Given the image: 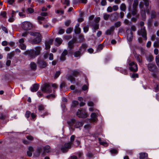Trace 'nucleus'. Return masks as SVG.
<instances>
[{"mask_svg":"<svg viewBox=\"0 0 159 159\" xmlns=\"http://www.w3.org/2000/svg\"><path fill=\"white\" fill-rule=\"evenodd\" d=\"M148 156V154L146 153H140V159H144L147 157Z\"/></svg>","mask_w":159,"mask_h":159,"instance_id":"nucleus-24","label":"nucleus"},{"mask_svg":"<svg viewBox=\"0 0 159 159\" xmlns=\"http://www.w3.org/2000/svg\"><path fill=\"white\" fill-rule=\"evenodd\" d=\"M42 151V149L41 148H38L37 151L34 153V156L36 157H39L40 154L41 152Z\"/></svg>","mask_w":159,"mask_h":159,"instance_id":"nucleus-22","label":"nucleus"},{"mask_svg":"<svg viewBox=\"0 0 159 159\" xmlns=\"http://www.w3.org/2000/svg\"><path fill=\"white\" fill-rule=\"evenodd\" d=\"M5 118V116L3 114H1L0 116V120H4Z\"/></svg>","mask_w":159,"mask_h":159,"instance_id":"nucleus-62","label":"nucleus"},{"mask_svg":"<svg viewBox=\"0 0 159 159\" xmlns=\"http://www.w3.org/2000/svg\"><path fill=\"white\" fill-rule=\"evenodd\" d=\"M19 46L22 50H25L26 49V45L24 43H20L19 44Z\"/></svg>","mask_w":159,"mask_h":159,"instance_id":"nucleus-36","label":"nucleus"},{"mask_svg":"<svg viewBox=\"0 0 159 159\" xmlns=\"http://www.w3.org/2000/svg\"><path fill=\"white\" fill-rule=\"evenodd\" d=\"M75 40H73L69 41L68 43V47L69 48H71L73 47V44L75 42Z\"/></svg>","mask_w":159,"mask_h":159,"instance_id":"nucleus-25","label":"nucleus"},{"mask_svg":"<svg viewBox=\"0 0 159 159\" xmlns=\"http://www.w3.org/2000/svg\"><path fill=\"white\" fill-rule=\"evenodd\" d=\"M75 122V120L74 119H72L71 120L68 122L69 125L71 126V125H73Z\"/></svg>","mask_w":159,"mask_h":159,"instance_id":"nucleus-45","label":"nucleus"},{"mask_svg":"<svg viewBox=\"0 0 159 159\" xmlns=\"http://www.w3.org/2000/svg\"><path fill=\"white\" fill-rule=\"evenodd\" d=\"M1 15L3 18H7L6 12V11H3L1 13Z\"/></svg>","mask_w":159,"mask_h":159,"instance_id":"nucleus-58","label":"nucleus"},{"mask_svg":"<svg viewBox=\"0 0 159 159\" xmlns=\"http://www.w3.org/2000/svg\"><path fill=\"white\" fill-rule=\"evenodd\" d=\"M127 62L129 65L130 70L132 71L135 72L138 70V67L137 64L133 61H131L129 59L128 60Z\"/></svg>","mask_w":159,"mask_h":159,"instance_id":"nucleus-6","label":"nucleus"},{"mask_svg":"<svg viewBox=\"0 0 159 159\" xmlns=\"http://www.w3.org/2000/svg\"><path fill=\"white\" fill-rule=\"evenodd\" d=\"M147 60L149 62H151L152 61L153 59V57L152 55H149L146 57Z\"/></svg>","mask_w":159,"mask_h":159,"instance_id":"nucleus-32","label":"nucleus"},{"mask_svg":"<svg viewBox=\"0 0 159 159\" xmlns=\"http://www.w3.org/2000/svg\"><path fill=\"white\" fill-rule=\"evenodd\" d=\"M42 91L44 93L49 92L50 90V84L45 83L41 87Z\"/></svg>","mask_w":159,"mask_h":159,"instance_id":"nucleus-13","label":"nucleus"},{"mask_svg":"<svg viewBox=\"0 0 159 159\" xmlns=\"http://www.w3.org/2000/svg\"><path fill=\"white\" fill-rule=\"evenodd\" d=\"M91 126L89 124H86L84 125V127L85 129L88 130L90 128Z\"/></svg>","mask_w":159,"mask_h":159,"instance_id":"nucleus-56","label":"nucleus"},{"mask_svg":"<svg viewBox=\"0 0 159 159\" xmlns=\"http://www.w3.org/2000/svg\"><path fill=\"white\" fill-rule=\"evenodd\" d=\"M50 147L49 146H47L44 148V151L45 152H48L49 151Z\"/></svg>","mask_w":159,"mask_h":159,"instance_id":"nucleus-39","label":"nucleus"},{"mask_svg":"<svg viewBox=\"0 0 159 159\" xmlns=\"http://www.w3.org/2000/svg\"><path fill=\"white\" fill-rule=\"evenodd\" d=\"M131 77L133 78H138V75L136 73H133L131 75Z\"/></svg>","mask_w":159,"mask_h":159,"instance_id":"nucleus-53","label":"nucleus"},{"mask_svg":"<svg viewBox=\"0 0 159 159\" xmlns=\"http://www.w3.org/2000/svg\"><path fill=\"white\" fill-rule=\"evenodd\" d=\"M78 104V102L77 101H73L72 102L71 107H75Z\"/></svg>","mask_w":159,"mask_h":159,"instance_id":"nucleus-42","label":"nucleus"},{"mask_svg":"<svg viewBox=\"0 0 159 159\" xmlns=\"http://www.w3.org/2000/svg\"><path fill=\"white\" fill-rule=\"evenodd\" d=\"M14 52H11L8 54L7 57L11 59L14 56Z\"/></svg>","mask_w":159,"mask_h":159,"instance_id":"nucleus-47","label":"nucleus"},{"mask_svg":"<svg viewBox=\"0 0 159 159\" xmlns=\"http://www.w3.org/2000/svg\"><path fill=\"white\" fill-rule=\"evenodd\" d=\"M39 87V85L38 84H35L33 85L32 87L30 88L31 91L32 92L37 91Z\"/></svg>","mask_w":159,"mask_h":159,"instance_id":"nucleus-16","label":"nucleus"},{"mask_svg":"<svg viewBox=\"0 0 159 159\" xmlns=\"http://www.w3.org/2000/svg\"><path fill=\"white\" fill-rule=\"evenodd\" d=\"M27 11L28 13L31 14L34 12V10L31 7H29L27 9Z\"/></svg>","mask_w":159,"mask_h":159,"instance_id":"nucleus-43","label":"nucleus"},{"mask_svg":"<svg viewBox=\"0 0 159 159\" xmlns=\"http://www.w3.org/2000/svg\"><path fill=\"white\" fill-rule=\"evenodd\" d=\"M61 74V71H57L52 77V79L54 80L57 79L60 75Z\"/></svg>","mask_w":159,"mask_h":159,"instance_id":"nucleus-21","label":"nucleus"},{"mask_svg":"<svg viewBox=\"0 0 159 159\" xmlns=\"http://www.w3.org/2000/svg\"><path fill=\"white\" fill-rule=\"evenodd\" d=\"M89 110L90 111L93 112L91 115V121L92 122H96L98 120L97 115H98V111L93 107L89 108Z\"/></svg>","mask_w":159,"mask_h":159,"instance_id":"nucleus-4","label":"nucleus"},{"mask_svg":"<svg viewBox=\"0 0 159 159\" xmlns=\"http://www.w3.org/2000/svg\"><path fill=\"white\" fill-rule=\"evenodd\" d=\"M28 151L27 152V154L28 156L30 157L32 156V152L34 151L33 148L31 147H29L28 148Z\"/></svg>","mask_w":159,"mask_h":159,"instance_id":"nucleus-19","label":"nucleus"},{"mask_svg":"<svg viewBox=\"0 0 159 159\" xmlns=\"http://www.w3.org/2000/svg\"><path fill=\"white\" fill-rule=\"evenodd\" d=\"M2 30L4 31L6 33H8V32L7 30L6 27H4V26H2Z\"/></svg>","mask_w":159,"mask_h":159,"instance_id":"nucleus-64","label":"nucleus"},{"mask_svg":"<svg viewBox=\"0 0 159 159\" xmlns=\"http://www.w3.org/2000/svg\"><path fill=\"white\" fill-rule=\"evenodd\" d=\"M120 8L121 10L124 11H125L126 8L125 4L124 3H122L120 5Z\"/></svg>","mask_w":159,"mask_h":159,"instance_id":"nucleus-37","label":"nucleus"},{"mask_svg":"<svg viewBox=\"0 0 159 159\" xmlns=\"http://www.w3.org/2000/svg\"><path fill=\"white\" fill-rule=\"evenodd\" d=\"M124 23L125 25H130L131 23V22H129V20L126 19L124 20Z\"/></svg>","mask_w":159,"mask_h":159,"instance_id":"nucleus-52","label":"nucleus"},{"mask_svg":"<svg viewBox=\"0 0 159 159\" xmlns=\"http://www.w3.org/2000/svg\"><path fill=\"white\" fill-rule=\"evenodd\" d=\"M94 104L92 101H89L88 102V105L89 106L92 107L93 106Z\"/></svg>","mask_w":159,"mask_h":159,"instance_id":"nucleus-63","label":"nucleus"},{"mask_svg":"<svg viewBox=\"0 0 159 159\" xmlns=\"http://www.w3.org/2000/svg\"><path fill=\"white\" fill-rule=\"evenodd\" d=\"M135 57L136 60L139 63V64L141 65L142 62V60L140 57L139 55H136L135 56Z\"/></svg>","mask_w":159,"mask_h":159,"instance_id":"nucleus-31","label":"nucleus"},{"mask_svg":"<svg viewBox=\"0 0 159 159\" xmlns=\"http://www.w3.org/2000/svg\"><path fill=\"white\" fill-rule=\"evenodd\" d=\"M30 115L31 112L30 111H26L25 114V116L27 118H28L30 117Z\"/></svg>","mask_w":159,"mask_h":159,"instance_id":"nucleus-46","label":"nucleus"},{"mask_svg":"<svg viewBox=\"0 0 159 159\" xmlns=\"http://www.w3.org/2000/svg\"><path fill=\"white\" fill-rule=\"evenodd\" d=\"M42 49L40 46H36L34 49L27 50L23 53L25 55H28L30 57L32 58H35L37 56L39 55Z\"/></svg>","mask_w":159,"mask_h":159,"instance_id":"nucleus-1","label":"nucleus"},{"mask_svg":"<svg viewBox=\"0 0 159 159\" xmlns=\"http://www.w3.org/2000/svg\"><path fill=\"white\" fill-rule=\"evenodd\" d=\"M127 40L129 42H130L132 39L133 34L132 32L129 30L126 31Z\"/></svg>","mask_w":159,"mask_h":159,"instance_id":"nucleus-15","label":"nucleus"},{"mask_svg":"<svg viewBox=\"0 0 159 159\" xmlns=\"http://www.w3.org/2000/svg\"><path fill=\"white\" fill-rule=\"evenodd\" d=\"M37 64L38 66L41 68H44L47 65L46 63L40 57L38 59Z\"/></svg>","mask_w":159,"mask_h":159,"instance_id":"nucleus-11","label":"nucleus"},{"mask_svg":"<svg viewBox=\"0 0 159 159\" xmlns=\"http://www.w3.org/2000/svg\"><path fill=\"white\" fill-rule=\"evenodd\" d=\"M114 30V26H112L110 27L109 29L107 30L106 32V34L107 35H109L111 34Z\"/></svg>","mask_w":159,"mask_h":159,"instance_id":"nucleus-23","label":"nucleus"},{"mask_svg":"<svg viewBox=\"0 0 159 159\" xmlns=\"http://www.w3.org/2000/svg\"><path fill=\"white\" fill-rule=\"evenodd\" d=\"M110 17V15L108 14H103V18L104 20H107Z\"/></svg>","mask_w":159,"mask_h":159,"instance_id":"nucleus-44","label":"nucleus"},{"mask_svg":"<svg viewBox=\"0 0 159 159\" xmlns=\"http://www.w3.org/2000/svg\"><path fill=\"white\" fill-rule=\"evenodd\" d=\"M67 51L66 50H65L62 53L61 55L60 56V60L62 61H65L66 60L65 56L67 55Z\"/></svg>","mask_w":159,"mask_h":159,"instance_id":"nucleus-17","label":"nucleus"},{"mask_svg":"<svg viewBox=\"0 0 159 159\" xmlns=\"http://www.w3.org/2000/svg\"><path fill=\"white\" fill-rule=\"evenodd\" d=\"M62 39L59 38H56L55 39V41L56 43V45L57 46L60 44L62 42Z\"/></svg>","mask_w":159,"mask_h":159,"instance_id":"nucleus-28","label":"nucleus"},{"mask_svg":"<svg viewBox=\"0 0 159 159\" xmlns=\"http://www.w3.org/2000/svg\"><path fill=\"white\" fill-rule=\"evenodd\" d=\"M72 143L69 142L65 143L61 147V149L63 152H67L68 150L71 148Z\"/></svg>","mask_w":159,"mask_h":159,"instance_id":"nucleus-7","label":"nucleus"},{"mask_svg":"<svg viewBox=\"0 0 159 159\" xmlns=\"http://www.w3.org/2000/svg\"><path fill=\"white\" fill-rule=\"evenodd\" d=\"M31 35L34 36L35 37L34 39H30L29 42L32 44H35L39 43L41 41V35L39 33L31 32L30 33Z\"/></svg>","mask_w":159,"mask_h":159,"instance_id":"nucleus-3","label":"nucleus"},{"mask_svg":"<svg viewBox=\"0 0 159 159\" xmlns=\"http://www.w3.org/2000/svg\"><path fill=\"white\" fill-rule=\"evenodd\" d=\"M26 138L27 139L30 140H33L34 139L33 137L31 135L27 136Z\"/></svg>","mask_w":159,"mask_h":159,"instance_id":"nucleus-60","label":"nucleus"},{"mask_svg":"<svg viewBox=\"0 0 159 159\" xmlns=\"http://www.w3.org/2000/svg\"><path fill=\"white\" fill-rule=\"evenodd\" d=\"M110 151L111 153L112 154H116L117 152V150L115 149H111Z\"/></svg>","mask_w":159,"mask_h":159,"instance_id":"nucleus-55","label":"nucleus"},{"mask_svg":"<svg viewBox=\"0 0 159 159\" xmlns=\"http://www.w3.org/2000/svg\"><path fill=\"white\" fill-rule=\"evenodd\" d=\"M84 123L82 122H77L76 123L75 125V127L76 128H79L82 126L83 125Z\"/></svg>","mask_w":159,"mask_h":159,"instance_id":"nucleus-26","label":"nucleus"},{"mask_svg":"<svg viewBox=\"0 0 159 159\" xmlns=\"http://www.w3.org/2000/svg\"><path fill=\"white\" fill-rule=\"evenodd\" d=\"M72 28H68L67 30H66V33L67 34H70L71 33V32L72 30Z\"/></svg>","mask_w":159,"mask_h":159,"instance_id":"nucleus-59","label":"nucleus"},{"mask_svg":"<svg viewBox=\"0 0 159 159\" xmlns=\"http://www.w3.org/2000/svg\"><path fill=\"white\" fill-rule=\"evenodd\" d=\"M84 31L85 33L87 32L89 30V26L88 25L84 26L83 28Z\"/></svg>","mask_w":159,"mask_h":159,"instance_id":"nucleus-54","label":"nucleus"},{"mask_svg":"<svg viewBox=\"0 0 159 159\" xmlns=\"http://www.w3.org/2000/svg\"><path fill=\"white\" fill-rule=\"evenodd\" d=\"M81 56L80 52L78 51L75 52L74 53V56L75 57H80Z\"/></svg>","mask_w":159,"mask_h":159,"instance_id":"nucleus-34","label":"nucleus"},{"mask_svg":"<svg viewBox=\"0 0 159 159\" xmlns=\"http://www.w3.org/2000/svg\"><path fill=\"white\" fill-rule=\"evenodd\" d=\"M153 46L155 47H159V43L158 42L156 41L153 43Z\"/></svg>","mask_w":159,"mask_h":159,"instance_id":"nucleus-57","label":"nucleus"},{"mask_svg":"<svg viewBox=\"0 0 159 159\" xmlns=\"http://www.w3.org/2000/svg\"><path fill=\"white\" fill-rule=\"evenodd\" d=\"M67 79L68 80L70 81L71 83L74 84L75 82V80L73 75H68L67 76Z\"/></svg>","mask_w":159,"mask_h":159,"instance_id":"nucleus-20","label":"nucleus"},{"mask_svg":"<svg viewBox=\"0 0 159 159\" xmlns=\"http://www.w3.org/2000/svg\"><path fill=\"white\" fill-rule=\"evenodd\" d=\"M138 34L140 35H141L145 40H147V33L144 27H141V30L138 31Z\"/></svg>","mask_w":159,"mask_h":159,"instance_id":"nucleus-10","label":"nucleus"},{"mask_svg":"<svg viewBox=\"0 0 159 159\" xmlns=\"http://www.w3.org/2000/svg\"><path fill=\"white\" fill-rule=\"evenodd\" d=\"M87 45L86 44L84 43H83L80 47V50L81 52L85 51L87 48Z\"/></svg>","mask_w":159,"mask_h":159,"instance_id":"nucleus-30","label":"nucleus"},{"mask_svg":"<svg viewBox=\"0 0 159 159\" xmlns=\"http://www.w3.org/2000/svg\"><path fill=\"white\" fill-rule=\"evenodd\" d=\"M80 25V23H78L76 24L75 26L74 30L75 33L76 34H78L80 32L81 29L79 27Z\"/></svg>","mask_w":159,"mask_h":159,"instance_id":"nucleus-18","label":"nucleus"},{"mask_svg":"<svg viewBox=\"0 0 159 159\" xmlns=\"http://www.w3.org/2000/svg\"><path fill=\"white\" fill-rule=\"evenodd\" d=\"M139 2L138 0H134L133 4V10L132 11V14L134 16L137 14V8L138 6Z\"/></svg>","mask_w":159,"mask_h":159,"instance_id":"nucleus-12","label":"nucleus"},{"mask_svg":"<svg viewBox=\"0 0 159 159\" xmlns=\"http://www.w3.org/2000/svg\"><path fill=\"white\" fill-rule=\"evenodd\" d=\"M72 73L74 76H76L79 74V71L77 70H74L72 71Z\"/></svg>","mask_w":159,"mask_h":159,"instance_id":"nucleus-38","label":"nucleus"},{"mask_svg":"<svg viewBox=\"0 0 159 159\" xmlns=\"http://www.w3.org/2000/svg\"><path fill=\"white\" fill-rule=\"evenodd\" d=\"M44 108V107L42 105H40L38 106V109L40 111L43 110Z\"/></svg>","mask_w":159,"mask_h":159,"instance_id":"nucleus-50","label":"nucleus"},{"mask_svg":"<svg viewBox=\"0 0 159 159\" xmlns=\"http://www.w3.org/2000/svg\"><path fill=\"white\" fill-rule=\"evenodd\" d=\"M154 89L155 91L156 92H157L159 90V88L158 87V84H155V85L154 86Z\"/></svg>","mask_w":159,"mask_h":159,"instance_id":"nucleus-41","label":"nucleus"},{"mask_svg":"<svg viewBox=\"0 0 159 159\" xmlns=\"http://www.w3.org/2000/svg\"><path fill=\"white\" fill-rule=\"evenodd\" d=\"M50 48V39H48L45 42V49L47 50Z\"/></svg>","mask_w":159,"mask_h":159,"instance_id":"nucleus-27","label":"nucleus"},{"mask_svg":"<svg viewBox=\"0 0 159 159\" xmlns=\"http://www.w3.org/2000/svg\"><path fill=\"white\" fill-rule=\"evenodd\" d=\"M103 46L102 44L99 45L98 48V50L99 51H100L103 48Z\"/></svg>","mask_w":159,"mask_h":159,"instance_id":"nucleus-61","label":"nucleus"},{"mask_svg":"<svg viewBox=\"0 0 159 159\" xmlns=\"http://www.w3.org/2000/svg\"><path fill=\"white\" fill-rule=\"evenodd\" d=\"M32 24L29 22L26 21L21 23V27L25 30H29L32 28Z\"/></svg>","mask_w":159,"mask_h":159,"instance_id":"nucleus-5","label":"nucleus"},{"mask_svg":"<svg viewBox=\"0 0 159 159\" xmlns=\"http://www.w3.org/2000/svg\"><path fill=\"white\" fill-rule=\"evenodd\" d=\"M98 141H99V143L101 144L104 146H107V143L106 142H102L101 140V138H99L98 139Z\"/></svg>","mask_w":159,"mask_h":159,"instance_id":"nucleus-35","label":"nucleus"},{"mask_svg":"<svg viewBox=\"0 0 159 159\" xmlns=\"http://www.w3.org/2000/svg\"><path fill=\"white\" fill-rule=\"evenodd\" d=\"M156 16V13L154 11H152L151 12V17L152 18H155Z\"/></svg>","mask_w":159,"mask_h":159,"instance_id":"nucleus-48","label":"nucleus"},{"mask_svg":"<svg viewBox=\"0 0 159 159\" xmlns=\"http://www.w3.org/2000/svg\"><path fill=\"white\" fill-rule=\"evenodd\" d=\"M156 61L157 66L159 65V55H158L156 57Z\"/></svg>","mask_w":159,"mask_h":159,"instance_id":"nucleus-49","label":"nucleus"},{"mask_svg":"<svg viewBox=\"0 0 159 159\" xmlns=\"http://www.w3.org/2000/svg\"><path fill=\"white\" fill-rule=\"evenodd\" d=\"M57 87V85L56 84H52L50 85V98H54L55 97L54 93L55 89Z\"/></svg>","mask_w":159,"mask_h":159,"instance_id":"nucleus-9","label":"nucleus"},{"mask_svg":"<svg viewBox=\"0 0 159 159\" xmlns=\"http://www.w3.org/2000/svg\"><path fill=\"white\" fill-rule=\"evenodd\" d=\"M49 55V52L45 51L43 53V57L44 59H46L48 58Z\"/></svg>","mask_w":159,"mask_h":159,"instance_id":"nucleus-33","label":"nucleus"},{"mask_svg":"<svg viewBox=\"0 0 159 159\" xmlns=\"http://www.w3.org/2000/svg\"><path fill=\"white\" fill-rule=\"evenodd\" d=\"M30 67L31 69L33 70H35L36 69L37 65L34 62H31L30 64Z\"/></svg>","mask_w":159,"mask_h":159,"instance_id":"nucleus-29","label":"nucleus"},{"mask_svg":"<svg viewBox=\"0 0 159 159\" xmlns=\"http://www.w3.org/2000/svg\"><path fill=\"white\" fill-rule=\"evenodd\" d=\"M147 66L148 70L151 72H155L157 70V67L154 64L149 63Z\"/></svg>","mask_w":159,"mask_h":159,"instance_id":"nucleus-14","label":"nucleus"},{"mask_svg":"<svg viewBox=\"0 0 159 159\" xmlns=\"http://www.w3.org/2000/svg\"><path fill=\"white\" fill-rule=\"evenodd\" d=\"M121 25V23L120 21L116 22L115 24V26L116 28H118Z\"/></svg>","mask_w":159,"mask_h":159,"instance_id":"nucleus-51","label":"nucleus"},{"mask_svg":"<svg viewBox=\"0 0 159 159\" xmlns=\"http://www.w3.org/2000/svg\"><path fill=\"white\" fill-rule=\"evenodd\" d=\"M99 28V25L98 24H96L94 25L93 27V32H95L96 30L98 29Z\"/></svg>","mask_w":159,"mask_h":159,"instance_id":"nucleus-40","label":"nucleus"},{"mask_svg":"<svg viewBox=\"0 0 159 159\" xmlns=\"http://www.w3.org/2000/svg\"><path fill=\"white\" fill-rule=\"evenodd\" d=\"M145 3V6L146 7V9L144 7L143 3L142 2H140L139 7L141 10V16L143 19L146 18L145 12L149 14V13L150 8L149 7V0H143Z\"/></svg>","mask_w":159,"mask_h":159,"instance_id":"nucleus-2","label":"nucleus"},{"mask_svg":"<svg viewBox=\"0 0 159 159\" xmlns=\"http://www.w3.org/2000/svg\"><path fill=\"white\" fill-rule=\"evenodd\" d=\"M76 115L78 117L80 118H85L87 117V113L85 111L78 110L76 113Z\"/></svg>","mask_w":159,"mask_h":159,"instance_id":"nucleus-8","label":"nucleus"}]
</instances>
